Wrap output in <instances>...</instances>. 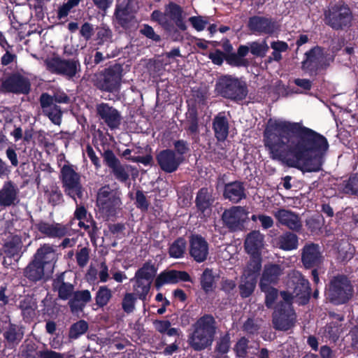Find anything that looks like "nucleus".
<instances>
[{"label": "nucleus", "instance_id": "obj_22", "mask_svg": "<svg viewBox=\"0 0 358 358\" xmlns=\"http://www.w3.org/2000/svg\"><path fill=\"white\" fill-rule=\"evenodd\" d=\"M248 27L252 33L271 35L277 29V24L271 17L255 15L249 17Z\"/></svg>", "mask_w": 358, "mask_h": 358}, {"label": "nucleus", "instance_id": "obj_35", "mask_svg": "<svg viewBox=\"0 0 358 358\" xmlns=\"http://www.w3.org/2000/svg\"><path fill=\"white\" fill-rule=\"evenodd\" d=\"M92 299L91 294L89 290L75 291L68 305L72 313H78L83 311V308L87 303Z\"/></svg>", "mask_w": 358, "mask_h": 358}, {"label": "nucleus", "instance_id": "obj_33", "mask_svg": "<svg viewBox=\"0 0 358 358\" xmlns=\"http://www.w3.org/2000/svg\"><path fill=\"white\" fill-rule=\"evenodd\" d=\"M292 231H286L274 240L275 246L284 251L296 250L299 247V237Z\"/></svg>", "mask_w": 358, "mask_h": 358}, {"label": "nucleus", "instance_id": "obj_53", "mask_svg": "<svg viewBox=\"0 0 358 358\" xmlns=\"http://www.w3.org/2000/svg\"><path fill=\"white\" fill-rule=\"evenodd\" d=\"M250 52L255 57H264L268 52L269 47L266 40H263L261 43L254 41L249 43Z\"/></svg>", "mask_w": 358, "mask_h": 358}, {"label": "nucleus", "instance_id": "obj_41", "mask_svg": "<svg viewBox=\"0 0 358 358\" xmlns=\"http://www.w3.org/2000/svg\"><path fill=\"white\" fill-rule=\"evenodd\" d=\"M187 249V242L185 238L179 237L176 239L169 248L170 257L180 259L184 257Z\"/></svg>", "mask_w": 358, "mask_h": 358}, {"label": "nucleus", "instance_id": "obj_50", "mask_svg": "<svg viewBox=\"0 0 358 358\" xmlns=\"http://www.w3.org/2000/svg\"><path fill=\"white\" fill-rule=\"evenodd\" d=\"M355 249L348 241H343L338 248V258L341 261L351 259L355 254Z\"/></svg>", "mask_w": 358, "mask_h": 358}, {"label": "nucleus", "instance_id": "obj_10", "mask_svg": "<svg viewBox=\"0 0 358 358\" xmlns=\"http://www.w3.org/2000/svg\"><path fill=\"white\" fill-rule=\"evenodd\" d=\"M289 286L292 289V293L287 292L291 296L289 303H292L294 299L300 305L308 303L311 294L310 285L301 273L294 271L292 273Z\"/></svg>", "mask_w": 358, "mask_h": 358}, {"label": "nucleus", "instance_id": "obj_4", "mask_svg": "<svg viewBox=\"0 0 358 358\" xmlns=\"http://www.w3.org/2000/svg\"><path fill=\"white\" fill-rule=\"evenodd\" d=\"M282 301L279 302L272 314V324L278 331H286L293 328L296 322V315L289 302L290 296L287 292H280Z\"/></svg>", "mask_w": 358, "mask_h": 358}, {"label": "nucleus", "instance_id": "obj_27", "mask_svg": "<svg viewBox=\"0 0 358 358\" xmlns=\"http://www.w3.org/2000/svg\"><path fill=\"white\" fill-rule=\"evenodd\" d=\"M35 227L41 234L51 238H61L68 233L67 227L61 223L40 220L35 224Z\"/></svg>", "mask_w": 358, "mask_h": 358}, {"label": "nucleus", "instance_id": "obj_44", "mask_svg": "<svg viewBox=\"0 0 358 358\" xmlns=\"http://www.w3.org/2000/svg\"><path fill=\"white\" fill-rule=\"evenodd\" d=\"M260 289L265 294V305L268 308H271L278 298V291L274 285H259Z\"/></svg>", "mask_w": 358, "mask_h": 358}, {"label": "nucleus", "instance_id": "obj_64", "mask_svg": "<svg viewBox=\"0 0 358 358\" xmlns=\"http://www.w3.org/2000/svg\"><path fill=\"white\" fill-rule=\"evenodd\" d=\"M39 358H66L64 354L53 351L50 349H45L38 352Z\"/></svg>", "mask_w": 358, "mask_h": 358}, {"label": "nucleus", "instance_id": "obj_61", "mask_svg": "<svg viewBox=\"0 0 358 358\" xmlns=\"http://www.w3.org/2000/svg\"><path fill=\"white\" fill-rule=\"evenodd\" d=\"M95 29L93 25L90 22H85L80 29V34L84 38L85 41H89L92 38L94 33Z\"/></svg>", "mask_w": 358, "mask_h": 358}, {"label": "nucleus", "instance_id": "obj_63", "mask_svg": "<svg viewBox=\"0 0 358 358\" xmlns=\"http://www.w3.org/2000/svg\"><path fill=\"white\" fill-rule=\"evenodd\" d=\"M141 34L146 36L148 38L152 39L155 42L161 41L159 35L157 34L153 28L148 24H144L143 28L140 30Z\"/></svg>", "mask_w": 358, "mask_h": 358}, {"label": "nucleus", "instance_id": "obj_20", "mask_svg": "<svg viewBox=\"0 0 358 358\" xmlns=\"http://www.w3.org/2000/svg\"><path fill=\"white\" fill-rule=\"evenodd\" d=\"M275 218L282 226L287 227L293 232H301L303 229V222L299 214L290 210L280 208L273 213Z\"/></svg>", "mask_w": 358, "mask_h": 358}, {"label": "nucleus", "instance_id": "obj_34", "mask_svg": "<svg viewBox=\"0 0 358 358\" xmlns=\"http://www.w3.org/2000/svg\"><path fill=\"white\" fill-rule=\"evenodd\" d=\"M195 202L198 210L203 216L209 215L214 202L212 192L206 187L201 188L197 193Z\"/></svg>", "mask_w": 358, "mask_h": 358}, {"label": "nucleus", "instance_id": "obj_5", "mask_svg": "<svg viewBox=\"0 0 358 358\" xmlns=\"http://www.w3.org/2000/svg\"><path fill=\"white\" fill-rule=\"evenodd\" d=\"M215 91L221 96L234 101L243 100L248 94L245 82L229 75L222 76L217 79Z\"/></svg>", "mask_w": 358, "mask_h": 358}, {"label": "nucleus", "instance_id": "obj_59", "mask_svg": "<svg viewBox=\"0 0 358 358\" xmlns=\"http://www.w3.org/2000/svg\"><path fill=\"white\" fill-rule=\"evenodd\" d=\"M136 206L141 209L142 211H147L148 210L150 202L147 199L146 196L141 190H137L136 192Z\"/></svg>", "mask_w": 358, "mask_h": 358}, {"label": "nucleus", "instance_id": "obj_47", "mask_svg": "<svg viewBox=\"0 0 358 358\" xmlns=\"http://www.w3.org/2000/svg\"><path fill=\"white\" fill-rule=\"evenodd\" d=\"M137 296L134 293L126 292L121 301V307L123 311L129 315L132 313L136 309V303Z\"/></svg>", "mask_w": 358, "mask_h": 358}, {"label": "nucleus", "instance_id": "obj_14", "mask_svg": "<svg viewBox=\"0 0 358 358\" xmlns=\"http://www.w3.org/2000/svg\"><path fill=\"white\" fill-rule=\"evenodd\" d=\"M324 257L320 246L313 242H307L301 250V262L306 269L322 268Z\"/></svg>", "mask_w": 358, "mask_h": 358}, {"label": "nucleus", "instance_id": "obj_30", "mask_svg": "<svg viewBox=\"0 0 358 358\" xmlns=\"http://www.w3.org/2000/svg\"><path fill=\"white\" fill-rule=\"evenodd\" d=\"M264 246V235L259 230L250 232L245 238L244 247L246 252L251 255H259Z\"/></svg>", "mask_w": 358, "mask_h": 358}, {"label": "nucleus", "instance_id": "obj_8", "mask_svg": "<svg viewBox=\"0 0 358 358\" xmlns=\"http://www.w3.org/2000/svg\"><path fill=\"white\" fill-rule=\"evenodd\" d=\"M306 59L301 63V69L310 74H317L321 71H325L334 60L333 56L327 57L323 49L315 46L306 52Z\"/></svg>", "mask_w": 358, "mask_h": 358}, {"label": "nucleus", "instance_id": "obj_26", "mask_svg": "<svg viewBox=\"0 0 358 358\" xmlns=\"http://www.w3.org/2000/svg\"><path fill=\"white\" fill-rule=\"evenodd\" d=\"M57 256L55 245L44 243L36 250L32 259L45 268L51 266L53 268L57 261Z\"/></svg>", "mask_w": 358, "mask_h": 358}, {"label": "nucleus", "instance_id": "obj_60", "mask_svg": "<svg viewBox=\"0 0 358 358\" xmlns=\"http://www.w3.org/2000/svg\"><path fill=\"white\" fill-rule=\"evenodd\" d=\"M187 124L188 126L186 129L190 134H197L199 133L198 118L195 112L192 111L189 113Z\"/></svg>", "mask_w": 358, "mask_h": 358}, {"label": "nucleus", "instance_id": "obj_62", "mask_svg": "<svg viewBox=\"0 0 358 358\" xmlns=\"http://www.w3.org/2000/svg\"><path fill=\"white\" fill-rule=\"evenodd\" d=\"M259 329V324L252 318H248L243 325V330L250 334H257Z\"/></svg>", "mask_w": 358, "mask_h": 358}, {"label": "nucleus", "instance_id": "obj_13", "mask_svg": "<svg viewBox=\"0 0 358 358\" xmlns=\"http://www.w3.org/2000/svg\"><path fill=\"white\" fill-rule=\"evenodd\" d=\"M48 69L52 73L62 75L68 78H73L80 71V62L78 59H64L53 57L45 62Z\"/></svg>", "mask_w": 358, "mask_h": 358}, {"label": "nucleus", "instance_id": "obj_18", "mask_svg": "<svg viewBox=\"0 0 358 358\" xmlns=\"http://www.w3.org/2000/svg\"><path fill=\"white\" fill-rule=\"evenodd\" d=\"M1 88L6 92L28 94L31 90V83L27 78L20 73H13L2 82Z\"/></svg>", "mask_w": 358, "mask_h": 358}, {"label": "nucleus", "instance_id": "obj_51", "mask_svg": "<svg viewBox=\"0 0 358 358\" xmlns=\"http://www.w3.org/2000/svg\"><path fill=\"white\" fill-rule=\"evenodd\" d=\"M111 298L112 291L106 286H101L96 294V304L103 308L108 304Z\"/></svg>", "mask_w": 358, "mask_h": 358}, {"label": "nucleus", "instance_id": "obj_17", "mask_svg": "<svg viewBox=\"0 0 358 358\" xmlns=\"http://www.w3.org/2000/svg\"><path fill=\"white\" fill-rule=\"evenodd\" d=\"M248 212L244 207L233 206L225 210L222 215L224 224L231 231L241 229L248 219Z\"/></svg>", "mask_w": 358, "mask_h": 358}, {"label": "nucleus", "instance_id": "obj_58", "mask_svg": "<svg viewBox=\"0 0 358 358\" xmlns=\"http://www.w3.org/2000/svg\"><path fill=\"white\" fill-rule=\"evenodd\" d=\"M227 62L234 66H247L248 61L245 59L241 58L237 54L231 53L225 56Z\"/></svg>", "mask_w": 358, "mask_h": 358}, {"label": "nucleus", "instance_id": "obj_37", "mask_svg": "<svg viewBox=\"0 0 358 358\" xmlns=\"http://www.w3.org/2000/svg\"><path fill=\"white\" fill-rule=\"evenodd\" d=\"M45 268L33 259L23 270V275L30 282H36L45 278Z\"/></svg>", "mask_w": 358, "mask_h": 358}, {"label": "nucleus", "instance_id": "obj_12", "mask_svg": "<svg viewBox=\"0 0 358 358\" xmlns=\"http://www.w3.org/2000/svg\"><path fill=\"white\" fill-rule=\"evenodd\" d=\"M96 202L101 213L108 218L114 216L121 205V200L117 192L112 190L108 185L99 189Z\"/></svg>", "mask_w": 358, "mask_h": 358}, {"label": "nucleus", "instance_id": "obj_23", "mask_svg": "<svg viewBox=\"0 0 358 358\" xmlns=\"http://www.w3.org/2000/svg\"><path fill=\"white\" fill-rule=\"evenodd\" d=\"M156 159L161 169L166 173L176 171L180 164L183 162V157L178 156L172 150L166 149L160 151Z\"/></svg>", "mask_w": 358, "mask_h": 358}, {"label": "nucleus", "instance_id": "obj_31", "mask_svg": "<svg viewBox=\"0 0 358 358\" xmlns=\"http://www.w3.org/2000/svg\"><path fill=\"white\" fill-rule=\"evenodd\" d=\"M65 272L56 275L52 281L53 289L58 292V297L62 300H70L75 292V286L65 281Z\"/></svg>", "mask_w": 358, "mask_h": 358}, {"label": "nucleus", "instance_id": "obj_19", "mask_svg": "<svg viewBox=\"0 0 358 358\" xmlns=\"http://www.w3.org/2000/svg\"><path fill=\"white\" fill-rule=\"evenodd\" d=\"M114 22L115 24L125 30L136 29L138 25V21L129 3H121L116 6L114 13Z\"/></svg>", "mask_w": 358, "mask_h": 358}, {"label": "nucleus", "instance_id": "obj_52", "mask_svg": "<svg viewBox=\"0 0 358 358\" xmlns=\"http://www.w3.org/2000/svg\"><path fill=\"white\" fill-rule=\"evenodd\" d=\"M262 267V260L259 255H252L251 259L248 262L245 269L244 275L248 278H252L251 275L258 273Z\"/></svg>", "mask_w": 358, "mask_h": 358}, {"label": "nucleus", "instance_id": "obj_48", "mask_svg": "<svg viewBox=\"0 0 358 358\" xmlns=\"http://www.w3.org/2000/svg\"><path fill=\"white\" fill-rule=\"evenodd\" d=\"M256 286V280L254 278L245 277L241 280L238 286L240 294L242 298L250 296L254 292Z\"/></svg>", "mask_w": 358, "mask_h": 358}, {"label": "nucleus", "instance_id": "obj_55", "mask_svg": "<svg viewBox=\"0 0 358 358\" xmlns=\"http://www.w3.org/2000/svg\"><path fill=\"white\" fill-rule=\"evenodd\" d=\"M91 250L88 247H83L76 252V263L80 268H84L90 259Z\"/></svg>", "mask_w": 358, "mask_h": 358}, {"label": "nucleus", "instance_id": "obj_57", "mask_svg": "<svg viewBox=\"0 0 358 358\" xmlns=\"http://www.w3.org/2000/svg\"><path fill=\"white\" fill-rule=\"evenodd\" d=\"M152 19L162 26L166 29H169L171 27L170 21L166 14V10L162 13L159 10H154L152 13Z\"/></svg>", "mask_w": 358, "mask_h": 358}, {"label": "nucleus", "instance_id": "obj_15", "mask_svg": "<svg viewBox=\"0 0 358 358\" xmlns=\"http://www.w3.org/2000/svg\"><path fill=\"white\" fill-rule=\"evenodd\" d=\"M102 157L104 163L111 170L115 179L121 182H125L129 180V171L131 169L130 165L121 164L114 152L109 149L104 150Z\"/></svg>", "mask_w": 358, "mask_h": 358}, {"label": "nucleus", "instance_id": "obj_3", "mask_svg": "<svg viewBox=\"0 0 358 358\" xmlns=\"http://www.w3.org/2000/svg\"><path fill=\"white\" fill-rule=\"evenodd\" d=\"M121 64H115L93 75V85L99 90L109 93L119 92L122 79Z\"/></svg>", "mask_w": 358, "mask_h": 358}, {"label": "nucleus", "instance_id": "obj_9", "mask_svg": "<svg viewBox=\"0 0 358 358\" xmlns=\"http://www.w3.org/2000/svg\"><path fill=\"white\" fill-rule=\"evenodd\" d=\"M65 194L71 197L77 203L76 197H83V188L80 176L70 164H65L61 169L59 176Z\"/></svg>", "mask_w": 358, "mask_h": 358}, {"label": "nucleus", "instance_id": "obj_39", "mask_svg": "<svg viewBox=\"0 0 358 358\" xmlns=\"http://www.w3.org/2000/svg\"><path fill=\"white\" fill-rule=\"evenodd\" d=\"M22 242L21 237L15 235L6 241L3 247V255L8 257H14V261L17 262L21 256Z\"/></svg>", "mask_w": 358, "mask_h": 358}, {"label": "nucleus", "instance_id": "obj_24", "mask_svg": "<svg viewBox=\"0 0 358 358\" xmlns=\"http://www.w3.org/2000/svg\"><path fill=\"white\" fill-rule=\"evenodd\" d=\"M39 103L43 113L54 124L59 125L62 121V110L53 101L51 95L47 92L42 93L39 98Z\"/></svg>", "mask_w": 358, "mask_h": 358}, {"label": "nucleus", "instance_id": "obj_28", "mask_svg": "<svg viewBox=\"0 0 358 358\" xmlns=\"http://www.w3.org/2000/svg\"><path fill=\"white\" fill-rule=\"evenodd\" d=\"M284 273L282 264L269 262L264 266L259 285H275Z\"/></svg>", "mask_w": 358, "mask_h": 358}, {"label": "nucleus", "instance_id": "obj_36", "mask_svg": "<svg viewBox=\"0 0 358 358\" xmlns=\"http://www.w3.org/2000/svg\"><path fill=\"white\" fill-rule=\"evenodd\" d=\"M229 122L223 113H220L213 120L215 136L219 141H224L229 134Z\"/></svg>", "mask_w": 358, "mask_h": 358}, {"label": "nucleus", "instance_id": "obj_7", "mask_svg": "<svg viewBox=\"0 0 358 358\" xmlns=\"http://www.w3.org/2000/svg\"><path fill=\"white\" fill-rule=\"evenodd\" d=\"M156 273L157 268L151 261L146 262L136 271L131 280L134 282L133 289L139 299L145 300Z\"/></svg>", "mask_w": 358, "mask_h": 358}, {"label": "nucleus", "instance_id": "obj_40", "mask_svg": "<svg viewBox=\"0 0 358 358\" xmlns=\"http://www.w3.org/2000/svg\"><path fill=\"white\" fill-rule=\"evenodd\" d=\"M165 10L168 18L172 20L179 29L186 30L187 26L182 19V9L180 6L171 2L165 6Z\"/></svg>", "mask_w": 358, "mask_h": 358}, {"label": "nucleus", "instance_id": "obj_42", "mask_svg": "<svg viewBox=\"0 0 358 358\" xmlns=\"http://www.w3.org/2000/svg\"><path fill=\"white\" fill-rule=\"evenodd\" d=\"M200 283L202 289L206 294L213 292L215 285V277L212 269L206 268L203 271L200 278Z\"/></svg>", "mask_w": 358, "mask_h": 358}, {"label": "nucleus", "instance_id": "obj_32", "mask_svg": "<svg viewBox=\"0 0 358 358\" xmlns=\"http://www.w3.org/2000/svg\"><path fill=\"white\" fill-rule=\"evenodd\" d=\"M243 182L234 181L224 185L223 196L234 203L246 198L247 194Z\"/></svg>", "mask_w": 358, "mask_h": 358}, {"label": "nucleus", "instance_id": "obj_25", "mask_svg": "<svg viewBox=\"0 0 358 358\" xmlns=\"http://www.w3.org/2000/svg\"><path fill=\"white\" fill-rule=\"evenodd\" d=\"M19 194L20 189L14 182H5L0 189V206L7 208L17 206L20 202Z\"/></svg>", "mask_w": 358, "mask_h": 358}, {"label": "nucleus", "instance_id": "obj_11", "mask_svg": "<svg viewBox=\"0 0 358 358\" xmlns=\"http://www.w3.org/2000/svg\"><path fill=\"white\" fill-rule=\"evenodd\" d=\"M324 15L325 23L336 30L350 27L352 20L350 8L340 3L331 6L325 12Z\"/></svg>", "mask_w": 358, "mask_h": 358}, {"label": "nucleus", "instance_id": "obj_49", "mask_svg": "<svg viewBox=\"0 0 358 358\" xmlns=\"http://www.w3.org/2000/svg\"><path fill=\"white\" fill-rule=\"evenodd\" d=\"M88 328V323L83 320H80L71 326L69 331V338L70 339H77L84 334Z\"/></svg>", "mask_w": 358, "mask_h": 358}, {"label": "nucleus", "instance_id": "obj_16", "mask_svg": "<svg viewBox=\"0 0 358 358\" xmlns=\"http://www.w3.org/2000/svg\"><path fill=\"white\" fill-rule=\"evenodd\" d=\"M96 114L110 129H116L121 124L122 117L120 112L108 103H97Z\"/></svg>", "mask_w": 358, "mask_h": 358}, {"label": "nucleus", "instance_id": "obj_38", "mask_svg": "<svg viewBox=\"0 0 358 358\" xmlns=\"http://www.w3.org/2000/svg\"><path fill=\"white\" fill-rule=\"evenodd\" d=\"M19 308L21 310L23 319L27 322H30L36 316V300L34 296L27 295L20 301Z\"/></svg>", "mask_w": 358, "mask_h": 358}, {"label": "nucleus", "instance_id": "obj_45", "mask_svg": "<svg viewBox=\"0 0 358 358\" xmlns=\"http://www.w3.org/2000/svg\"><path fill=\"white\" fill-rule=\"evenodd\" d=\"M231 345V338L229 333H226L224 335L221 336L217 341L215 346V352L217 353V357H221L223 355H226L229 351Z\"/></svg>", "mask_w": 358, "mask_h": 358}, {"label": "nucleus", "instance_id": "obj_29", "mask_svg": "<svg viewBox=\"0 0 358 358\" xmlns=\"http://www.w3.org/2000/svg\"><path fill=\"white\" fill-rule=\"evenodd\" d=\"M180 281H191L190 275L186 271L167 270L162 272L155 280V287L159 288L164 284H175Z\"/></svg>", "mask_w": 358, "mask_h": 358}, {"label": "nucleus", "instance_id": "obj_1", "mask_svg": "<svg viewBox=\"0 0 358 358\" xmlns=\"http://www.w3.org/2000/svg\"><path fill=\"white\" fill-rule=\"evenodd\" d=\"M264 134L265 146L273 159L291 157L294 166L302 171L321 169L329 148L328 141L322 134L301 123L271 120Z\"/></svg>", "mask_w": 358, "mask_h": 358}, {"label": "nucleus", "instance_id": "obj_46", "mask_svg": "<svg viewBox=\"0 0 358 358\" xmlns=\"http://www.w3.org/2000/svg\"><path fill=\"white\" fill-rule=\"evenodd\" d=\"M95 31L98 45H103L105 42L112 39L113 32L106 24L101 23L100 25L96 26Z\"/></svg>", "mask_w": 358, "mask_h": 358}, {"label": "nucleus", "instance_id": "obj_43", "mask_svg": "<svg viewBox=\"0 0 358 358\" xmlns=\"http://www.w3.org/2000/svg\"><path fill=\"white\" fill-rule=\"evenodd\" d=\"M3 336L9 343H18L23 338V333L18 326L10 324L4 331Z\"/></svg>", "mask_w": 358, "mask_h": 358}, {"label": "nucleus", "instance_id": "obj_56", "mask_svg": "<svg viewBox=\"0 0 358 358\" xmlns=\"http://www.w3.org/2000/svg\"><path fill=\"white\" fill-rule=\"evenodd\" d=\"M249 341L245 337H241L234 346V352L238 357H246Z\"/></svg>", "mask_w": 358, "mask_h": 358}, {"label": "nucleus", "instance_id": "obj_2", "mask_svg": "<svg viewBox=\"0 0 358 358\" xmlns=\"http://www.w3.org/2000/svg\"><path fill=\"white\" fill-rule=\"evenodd\" d=\"M217 322L210 314L199 317L192 326L187 343L194 351L200 352L210 348L217 334Z\"/></svg>", "mask_w": 358, "mask_h": 358}, {"label": "nucleus", "instance_id": "obj_54", "mask_svg": "<svg viewBox=\"0 0 358 358\" xmlns=\"http://www.w3.org/2000/svg\"><path fill=\"white\" fill-rule=\"evenodd\" d=\"M343 192L358 196V173L354 174L342 184Z\"/></svg>", "mask_w": 358, "mask_h": 358}, {"label": "nucleus", "instance_id": "obj_6", "mask_svg": "<svg viewBox=\"0 0 358 358\" xmlns=\"http://www.w3.org/2000/svg\"><path fill=\"white\" fill-rule=\"evenodd\" d=\"M353 292V286L347 276L338 275L330 280L326 295L330 302L339 305L347 303L352 296Z\"/></svg>", "mask_w": 358, "mask_h": 358}, {"label": "nucleus", "instance_id": "obj_21", "mask_svg": "<svg viewBox=\"0 0 358 358\" xmlns=\"http://www.w3.org/2000/svg\"><path fill=\"white\" fill-rule=\"evenodd\" d=\"M189 255L197 263L204 262L209 255V244L199 234L189 237Z\"/></svg>", "mask_w": 358, "mask_h": 358}]
</instances>
